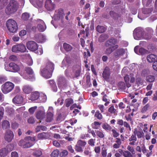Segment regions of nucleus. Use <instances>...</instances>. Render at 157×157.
<instances>
[{
    "label": "nucleus",
    "mask_w": 157,
    "mask_h": 157,
    "mask_svg": "<svg viewBox=\"0 0 157 157\" xmlns=\"http://www.w3.org/2000/svg\"><path fill=\"white\" fill-rule=\"evenodd\" d=\"M6 111L7 113L10 116H12L14 114V111L13 109L11 108L7 107L6 109Z\"/></svg>",
    "instance_id": "nucleus-42"
},
{
    "label": "nucleus",
    "mask_w": 157,
    "mask_h": 157,
    "mask_svg": "<svg viewBox=\"0 0 157 157\" xmlns=\"http://www.w3.org/2000/svg\"><path fill=\"white\" fill-rule=\"evenodd\" d=\"M106 28L103 26L98 25L96 27V31L100 33L104 32L106 30Z\"/></svg>",
    "instance_id": "nucleus-33"
},
{
    "label": "nucleus",
    "mask_w": 157,
    "mask_h": 157,
    "mask_svg": "<svg viewBox=\"0 0 157 157\" xmlns=\"http://www.w3.org/2000/svg\"><path fill=\"white\" fill-rule=\"evenodd\" d=\"M70 59V58L69 57H66L64 59L63 61H62V67H63L66 64V62L67 63H70V62L69 61Z\"/></svg>",
    "instance_id": "nucleus-59"
},
{
    "label": "nucleus",
    "mask_w": 157,
    "mask_h": 157,
    "mask_svg": "<svg viewBox=\"0 0 157 157\" xmlns=\"http://www.w3.org/2000/svg\"><path fill=\"white\" fill-rule=\"evenodd\" d=\"M2 126L3 129L9 128L10 127V123L7 120L4 121L2 122Z\"/></svg>",
    "instance_id": "nucleus-35"
},
{
    "label": "nucleus",
    "mask_w": 157,
    "mask_h": 157,
    "mask_svg": "<svg viewBox=\"0 0 157 157\" xmlns=\"http://www.w3.org/2000/svg\"><path fill=\"white\" fill-rule=\"evenodd\" d=\"M65 102V104L66 106L68 107L73 103V100L71 98H67L66 99Z\"/></svg>",
    "instance_id": "nucleus-38"
},
{
    "label": "nucleus",
    "mask_w": 157,
    "mask_h": 157,
    "mask_svg": "<svg viewBox=\"0 0 157 157\" xmlns=\"http://www.w3.org/2000/svg\"><path fill=\"white\" fill-rule=\"evenodd\" d=\"M114 50L113 49L112 47H109L106 49L105 51V54L107 55H109L111 54Z\"/></svg>",
    "instance_id": "nucleus-58"
},
{
    "label": "nucleus",
    "mask_w": 157,
    "mask_h": 157,
    "mask_svg": "<svg viewBox=\"0 0 157 157\" xmlns=\"http://www.w3.org/2000/svg\"><path fill=\"white\" fill-rule=\"evenodd\" d=\"M14 137L13 132L10 130H7L5 133L4 139L8 142H10L13 139Z\"/></svg>",
    "instance_id": "nucleus-15"
},
{
    "label": "nucleus",
    "mask_w": 157,
    "mask_h": 157,
    "mask_svg": "<svg viewBox=\"0 0 157 157\" xmlns=\"http://www.w3.org/2000/svg\"><path fill=\"white\" fill-rule=\"evenodd\" d=\"M8 2V0H0V9H2L6 5Z\"/></svg>",
    "instance_id": "nucleus-47"
},
{
    "label": "nucleus",
    "mask_w": 157,
    "mask_h": 157,
    "mask_svg": "<svg viewBox=\"0 0 157 157\" xmlns=\"http://www.w3.org/2000/svg\"><path fill=\"white\" fill-rule=\"evenodd\" d=\"M54 64L50 61H48L45 66L41 67L40 74L44 78L48 79L51 77L54 68Z\"/></svg>",
    "instance_id": "nucleus-2"
},
{
    "label": "nucleus",
    "mask_w": 157,
    "mask_h": 157,
    "mask_svg": "<svg viewBox=\"0 0 157 157\" xmlns=\"http://www.w3.org/2000/svg\"><path fill=\"white\" fill-rule=\"evenodd\" d=\"M14 87V85L10 82H7L2 85L1 90L4 94H7L11 92Z\"/></svg>",
    "instance_id": "nucleus-8"
},
{
    "label": "nucleus",
    "mask_w": 157,
    "mask_h": 157,
    "mask_svg": "<svg viewBox=\"0 0 157 157\" xmlns=\"http://www.w3.org/2000/svg\"><path fill=\"white\" fill-rule=\"evenodd\" d=\"M58 85L59 88L64 89L68 86L67 82L65 78L62 76L59 77L58 79Z\"/></svg>",
    "instance_id": "nucleus-11"
},
{
    "label": "nucleus",
    "mask_w": 157,
    "mask_h": 157,
    "mask_svg": "<svg viewBox=\"0 0 157 157\" xmlns=\"http://www.w3.org/2000/svg\"><path fill=\"white\" fill-rule=\"evenodd\" d=\"M44 6L48 10L51 11L55 9V5L51 0H46L45 2Z\"/></svg>",
    "instance_id": "nucleus-16"
},
{
    "label": "nucleus",
    "mask_w": 157,
    "mask_h": 157,
    "mask_svg": "<svg viewBox=\"0 0 157 157\" xmlns=\"http://www.w3.org/2000/svg\"><path fill=\"white\" fill-rule=\"evenodd\" d=\"M28 59L26 61L27 64L31 66L33 64V61L31 57L29 55H27Z\"/></svg>",
    "instance_id": "nucleus-52"
},
{
    "label": "nucleus",
    "mask_w": 157,
    "mask_h": 157,
    "mask_svg": "<svg viewBox=\"0 0 157 157\" xmlns=\"http://www.w3.org/2000/svg\"><path fill=\"white\" fill-rule=\"evenodd\" d=\"M144 81L140 78L138 77L136 79V83L138 86H142L143 85Z\"/></svg>",
    "instance_id": "nucleus-46"
},
{
    "label": "nucleus",
    "mask_w": 157,
    "mask_h": 157,
    "mask_svg": "<svg viewBox=\"0 0 157 157\" xmlns=\"http://www.w3.org/2000/svg\"><path fill=\"white\" fill-rule=\"evenodd\" d=\"M68 154V151L67 150H64L60 153L59 155L61 157H65L67 156Z\"/></svg>",
    "instance_id": "nucleus-64"
},
{
    "label": "nucleus",
    "mask_w": 157,
    "mask_h": 157,
    "mask_svg": "<svg viewBox=\"0 0 157 157\" xmlns=\"http://www.w3.org/2000/svg\"><path fill=\"white\" fill-rule=\"evenodd\" d=\"M118 86L120 89L124 90L126 89V86L124 83L123 82H119L118 84Z\"/></svg>",
    "instance_id": "nucleus-50"
},
{
    "label": "nucleus",
    "mask_w": 157,
    "mask_h": 157,
    "mask_svg": "<svg viewBox=\"0 0 157 157\" xmlns=\"http://www.w3.org/2000/svg\"><path fill=\"white\" fill-rule=\"evenodd\" d=\"M64 15L63 10L62 9H59L55 11L54 18L55 20H60L61 22H62Z\"/></svg>",
    "instance_id": "nucleus-13"
},
{
    "label": "nucleus",
    "mask_w": 157,
    "mask_h": 157,
    "mask_svg": "<svg viewBox=\"0 0 157 157\" xmlns=\"http://www.w3.org/2000/svg\"><path fill=\"white\" fill-rule=\"evenodd\" d=\"M134 135L136 136L137 138L140 139L143 137L144 136V133L143 131H137L136 129H135L134 132Z\"/></svg>",
    "instance_id": "nucleus-32"
},
{
    "label": "nucleus",
    "mask_w": 157,
    "mask_h": 157,
    "mask_svg": "<svg viewBox=\"0 0 157 157\" xmlns=\"http://www.w3.org/2000/svg\"><path fill=\"white\" fill-rule=\"evenodd\" d=\"M6 26L8 30L10 33H15L18 29L17 22L12 19H9L7 21Z\"/></svg>",
    "instance_id": "nucleus-7"
},
{
    "label": "nucleus",
    "mask_w": 157,
    "mask_h": 157,
    "mask_svg": "<svg viewBox=\"0 0 157 157\" xmlns=\"http://www.w3.org/2000/svg\"><path fill=\"white\" fill-rule=\"evenodd\" d=\"M25 140V143L24 144V148H29L32 146L34 144L33 142L35 140L34 137L30 136L26 137Z\"/></svg>",
    "instance_id": "nucleus-14"
},
{
    "label": "nucleus",
    "mask_w": 157,
    "mask_h": 157,
    "mask_svg": "<svg viewBox=\"0 0 157 157\" xmlns=\"http://www.w3.org/2000/svg\"><path fill=\"white\" fill-rule=\"evenodd\" d=\"M105 44L106 47H112L113 50H115L118 47L117 41L114 38L109 39L106 42Z\"/></svg>",
    "instance_id": "nucleus-12"
},
{
    "label": "nucleus",
    "mask_w": 157,
    "mask_h": 157,
    "mask_svg": "<svg viewBox=\"0 0 157 157\" xmlns=\"http://www.w3.org/2000/svg\"><path fill=\"white\" fill-rule=\"evenodd\" d=\"M23 97L20 95L16 96L13 99V102L14 103L17 104H22L23 103Z\"/></svg>",
    "instance_id": "nucleus-23"
},
{
    "label": "nucleus",
    "mask_w": 157,
    "mask_h": 157,
    "mask_svg": "<svg viewBox=\"0 0 157 157\" xmlns=\"http://www.w3.org/2000/svg\"><path fill=\"white\" fill-rule=\"evenodd\" d=\"M26 46L29 50L32 52L36 51L35 53L38 55H41L43 53L42 48L41 46L38 48V44L35 41H28L26 43Z\"/></svg>",
    "instance_id": "nucleus-4"
},
{
    "label": "nucleus",
    "mask_w": 157,
    "mask_h": 157,
    "mask_svg": "<svg viewBox=\"0 0 157 157\" xmlns=\"http://www.w3.org/2000/svg\"><path fill=\"white\" fill-rule=\"evenodd\" d=\"M59 151L58 149L54 150L51 154L52 157H57L59 155Z\"/></svg>",
    "instance_id": "nucleus-54"
},
{
    "label": "nucleus",
    "mask_w": 157,
    "mask_h": 157,
    "mask_svg": "<svg viewBox=\"0 0 157 157\" xmlns=\"http://www.w3.org/2000/svg\"><path fill=\"white\" fill-rule=\"evenodd\" d=\"M30 2L36 7L40 8L43 5V0H29Z\"/></svg>",
    "instance_id": "nucleus-22"
},
{
    "label": "nucleus",
    "mask_w": 157,
    "mask_h": 157,
    "mask_svg": "<svg viewBox=\"0 0 157 157\" xmlns=\"http://www.w3.org/2000/svg\"><path fill=\"white\" fill-rule=\"evenodd\" d=\"M95 117H97L98 119L101 120L102 118V114L99 113V111H97L95 113Z\"/></svg>",
    "instance_id": "nucleus-60"
},
{
    "label": "nucleus",
    "mask_w": 157,
    "mask_h": 157,
    "mask_svg": "<svg viewBox=\"0 0 157 157\" xmlns=\"http://www.w3.org/2000/svg\"><path fill=\"white\" fill-rule=\"evenodd\" d=\"M142 28L138 27L136 28L134 31L133 35L135 39L140 40L143 38L148 40L151 38L153 31L151 28H147L146 29V31L143 33Z\"/></svg>",
    "instance_id": "nucleus-1"
},
{
    "label": "nucleus",
    "mask_w": 157,
    "mask_h": 157,
    "mask_svg": "<svg viewBox=\"0 0 157 157\" xmlns=\"http://www.w3.org/2000/svg\"><path fill=\"white\" fill-rule=\"evenodd\" d=\"M18 7V4L17 1L11 0L6 7V12L9 15L13 14L17 10Z\"/></svg>",
    "instance_id": "nucleus-6"
},
{
    "label": "nucleus",
    "mask_w": 157,
    "mask_h": 157,
    "mask_svg": "<svg viewBox=\"0 0 157 157\" xmlns=\"http://www.w3.org/2000/svg\"><path fill=\"white\" fill-rule=\"evenodd\" d=\"M63 99L62 98H59L58 99L57 101H56L55 102V104L56 105H62L63 104Z\"/></svg>",
    "instance_id": "nucleus-61"
},
{
    "label": "nucleus",
    "mask_w": 157,
    "mask_h": 157,
    "mask_svg": "<svg viewBox=\"0 0 157 157\" xmlns=\"http://www.w3.org/2000/svg\"><path fill=\"white\" fill-rule=\"evenodd\" d=\"M125 50L123 48L117 49L113 53L114 57L117 59L122 56L125 53Z\"/></svg>",
    "instance_id": "nucleus-21"
},
{
    "label": "nucleus",
    "mask_w": 157,
    "mask_h": 157,
    "mask_svg": "<svg viewBox=\"0 0 157 157\" xmlns=\"http://www.w3.org/2000/svg\"><path fill=\"white\" fill-rule=\"evenodd\" d=\"M63 47L67 52L70 51L72 49V47L70 44L65 43L63 44Z\"/></svg>",
    "instance_id": "nucleus-37"
},
{
    "label": "nucleus",
    "mask_w": 157,
    "mask_h": 157,
    "mask_svg": "<svg viewBox=\"0 0 157 157\" xmlns=\"http://www.w3.org/2000/svg\"><path fill=\"white\" fill-rule=\"evenodd\" d=\"M22 90L25 93L28 94L33 90V88L31 85H25L23 86Z\"/></svg>",
    "instance_id": "nucleus-26"
},
{
    "label": "nucleus",
    "mask_w": 157,
    "mask_h": 157,
    "mask_svg": "<svg viewBox=\"0 0 157 157\" xmlns=\"http://www.w3.org/2000/svg\"><path fill=\"white\" fill-rule=\"evenodd\" d=\"M8 153L6 148H3L0 150V157L6 156Z\"/></svg>",
    "instance_id": "nucleus-43"
},
{
    "label": "nucleus",
    "mask_w": 157,
    "mask_h": 157,
    "mask_svg": "<svg viewBox=\"0 0 157 157\" xmlns=\"http://www.w3.org/2000/svg\"><path fill=\"white\" fill-rule=\"evenodd\" d=\"M110 69L108 67H106L103 72L102 75L103 78L106 80L109 79L110 75Z\"/></svg>",
    "instance_id": "nucleus-27"
},
{
    "label": "nucleus",
    "mask_w": 157,
    "mask_h": 157,
    "mask_svg": "<svg viewBox=\"0 0 157 157\" xmlns=\"http://www.w3.org/2000/svg\"><path fill=\"white\" fill-rule=\"evenodd\" d=\"M96 134L97 136L100 138H103L104 136L103 133L99 131H97L96 132Z\"/></svg>",
    "instance_id": "nucleus-63"
},
{
    "label": "nucleus",
    "mask_w": 157,
    "mask_h": 157,
    "mask_svg": "<svg viewBox=\"0 0 157 157\" xmlns=\"http://www.w3.org/2000/svg\"><path fill=\"white\" fill-rule=\"evenodd\" d=\"M100 124L98 122L95 121L94 123L92 124V126L93 128L95 129L99 128L100 126Z\"/></svg>",
    "instance_id": "nucleus-51"
},
{
    "label": "nucleus",
    "mask_w": 157,
    "mask_h": 157,
    "mask_svg": "<svg viewBox=\"0 0 157 157\" xmlns=\"http://www.w3.org/2000/svg\"><path fill=\"white\" fill-rule=\"evenodd\" d=\"M155 80V77L153 75H149L146 77V80L148 82H152L154 81Z\"/></svg>",
    "instance_id": "nucleus-48"
},
{
    "label": "nucleus",
    "mask_w": 157,
    "mask_h": 157,
    "mask_svg": "<svg viewBox=\"0 0 157 157\" xmlns=\"http://www.w3.org/2000/svg\"><path fill=\"white\" fill-rule=\"evenodd\" d=\"M152 10L151 8L144 9L143 12L144 14L149 15L151 13Z\"/></svg>",
    "instance_id": "nucleus-49"
},
{
    "label": "nucleus",
    "mask_w": 157,
    "mask_h": 157,
    "mask_svg": "<svg viewBox=\"0 0 157 157\" xmlns=\"http://www.w3.org/2000/svg\"><path fill=\"white\" fill-rule=\"evenodd\" d=\"M26 50L25 46L21 44L14 45L12 48V52L15 53L24 52H26Z\"/></svg>",
    "instance_id": "nucleus-10"
},
{
    "label": "nucleus",
    "mask_w": 157,
    "mask_h": 157,
    "mask_svg": "<svg viewBox=\"0 0 157 157\" xmlns=\"http://www.w3.org/2000/svg\"><path fill=\"white\" fill-rule=\"evenodd\" d=\"M107 148L105 147H103L101 148V154L103 157H111L112 153L111 152L107 154Z\"/></svg>",
    "instance_id": "nucleus-31"
},
{
    "label": "nucleus",
    "mask_w": 157,
    "mask_h": 157,
    "mask_svg": "<svg viewBox=\"0 0 157 157\" xmlns=\"http://www.w3.org/2000/svg\"><path fill=\"white\" fill-rule=\"evenodd\" d=\"M77 144L81 147H84L86 144V142L82 140H79L77 143Z\"/></svg>",
    "instance_id": "nucleus-57"
},
{
    "label": "nucleus",
    "mask_w": 157,
    "mask_h": 157,
    "mask_svg": "<svg viewBox=\"0 0 157 157\" xmlns=\"http://www.w3.org/2000/svg\"><path fill=\"white\" fill-rule=\"evenodd\" d=\"M75 150L76 151L78 152H82L83 149L82 147L77 144L75 146Z\"/></svg>",
    "instance_id": "nucleus-62"
},
{
    "label": "nucleus",
    "mask_w": 157,
    "mask_h": 157,
    "mask_svg": "<svg viewBox=\"0 0 157 157\" xmlns=\"http://www.w3.org/2000/svg\"><path fill=\"white\" fill-rule=\"evenodd\" d=\"M7 150V151H8V152H10L12 150H13L14 148V145L12 144H9L6 146V148Z\"/></svg>",
    "instance_id": "nucleus-53"
},
{
    "label": "nucleus",
    "mask_w": 157,
    "mask_h": 157,
    "mask_svg": "<svg viewBox=\"0 0 157 157\" xmlns=\"http://www.w3.org/2000/svg\"><path fill=\"white\" fill-rule=\"evenodd\" d=\"M30 17L29 14L28 13H24L21 15V18L24 21H27Z\"/></svg>",
    "instance_id": "nucleus-41"
},
{
    "label": "nucleus",
    "mask_w": 157,
    "mask_h": 157,
    "mask_svg": "<svg viewBox=\"0 0 157 157\" xmlns=\"http://www.w3.org/2000/svg\"><path fill=\"white\" fill-rule=\"evenodd\" d=\"M102 128L106 131H110L112 128V127L107 123H104L102 125Z\"/></svg>",
    "instance_id": "nucleus-45"
},
{
    "label": "nucleus",
    "mask_w": 157,
    "mask_h": 157,
    "mask_svg": "<svg viewBox=\"0 0 157 157\" xmlns=\"http://www.w3.org/2000/svg\"><path fill=\"white\" fill-rule=\"evenodd\" d=\"M137 140V139L136 136L134 135H132L128 139L129 141L130 142L129 144L132 146L136 145L137 144L136 142Z\"/></svg>",
    "instance_id": "nucleus-30"
},
{
    "label": "nucleus",
    "mask_w": 157,
    "mask_h": 157,
    "mask_svg": "<svg viewBox=\"0 0 157 157\" xmlns=\"http://www.w3.org/2000/svg\"><path fill=\"white\" fill-rule=\"evenodd\" d=\"M81 69V67L80 63L76 65H75L71 69L68 67L65 71V74L67 77L70 76V74H71V75H73L75 77H78L80 75Z\"/></svg>",
    "instance_id": "nucleus-5"
},
{
    "label": "nucleus",
    "mask_w": 157,
    "mask_h": 157,
    "mask_svg": "<svg viewBox=\"0 0 157 157\" xmlns=\"http://www.w3.org/2000/svg\"><path fill=\"white\" fill-rule=\"evenodd\" d=\"M19 73L23 78L26 80L31 81H33L35 80L34 72L30 67H25L23 72L20 71Z\"/></svg>",
    "instance_id": "nucleus-3"
},
{
    "label": "nucleus",
    "mask_w": 157,
    "mask_h": 157,
    "mask_svg": "<svg viewBox=\"0 0 157 157\" xmlns=\"http://www.w3.org/2000/svg\"><path fill=\"white\" fill-rule=\"evenodd\" d=\"M53 118V115H50L47 113L45 119V121L48 122H50L52 121Z\"/></svg>",
    "instance_id": "nucleus-40"
},
{
    "label": "nucleus",
    "mask_w": 157,
    "mask_h": 157,
    "mask_svg": "<svg viewBox=\"0 0 157 157\" xmlns=\"http://www.w3.org/2000/svg\"><path fill=\"white\" fill-rule=\"evenodd\" d=\"M35 40L38 43H42L45 41L46 37L42 34H37L35 36Z\"/></svg>",
    "instance_id": "nucleus-19"
},
{
    "label": "nucleus",
    "mask_w": 157,
    "mask_h": 157,
    "mask_svg": "<svg viewBox=\"0 0 157 157\" xmlns=\"http://www.w3.org/2000/svg\"><path fill=\"white\" fill-rule=\"evenodd\" d=\"M45 115V110L43 107H40V110L36 113V116L37 119L39 120L43 119Z\"/></svg>",
    "instance_id": "nucleus-20"
},
{
    "label": "nucleus",
    "mask_w": 157,
    "mask_h": 157,
    "mask_svg": "<svg viewBox=\"0 0 157 157\" xmlns=\"http://www.w3.org/2000/svg\"><path fill=\"white\" fill-rule=\"evenodd\" d=\"M108 38V36L105 34H102L101 35L98 39L99 42H103L106 39Z\"/></svg>",
    "instance_id": "nucleus-44"
},
{
    "label": "nucleus",
    "mask_w": 157,
    "mask_h": 157,
    "mask_svg": "<svg viewBox=\"0 0 157 157\" xmlns=\"http://www.w3.org/2000/svg\"><path fill=\"white\" fill-rule=\"evenodd\" d=\"M40 92L35 91L32 93L31 94L29 95L28 98L29 100L36 102V101L39 98Z\"/></svg>",
    "instance_id": "nucleus-18"
},
{
    "label": "nucleus",
    "mask_w": 157,
    "mask_h": 157,
    "mask_svg": "<svg viewBox=\"0 0 157 157\" xmlns=\"http://www.w3.org/2000/svg\"><path fill=\"white\" fill-rule=\"evenodd\" d=\"M4 67L6 71L14 73L18 72L20 70L19 66L14 63H10L9 64L5 63Z\"/></svg>",
    "instance_id": "nucleus-9"
},
{
    "label": "nucleus",
    "mask_w": 157,
    "mask_h": 157,
    "mask_svg": "<svg viewBox=\"0 0 157 157\" xmlns=\"http://www.w3.org/2000/svg\"><path fill=\"white\" fill-rule=\"evenodd\" d=\"M37 28L38 30L41 32H44L46 29V26L44 22L42 20L39 19L37 20Z\"/></svg>",
    "instance_id": "nucleus-17"
},
{
    "label": "nucleus",
    "mask_w": 157,
    "mask_h": 157,
    "mask_svg": "<svg viewBox=\"0 0 157 157\" xmlns=\"http://www.w3.org/2000/svg\"><path fill=\"white\" fill-rule=\"evenodd\" d=\"M50 136L49 133L47 132H43L39 133L37 135V137L40 139H47L49 138Z\"/></svg>",
    "instance_id": "nucleus-29"
},
{
    "label": "nucleus",
    "mask_w": 157,
    "mask_h": 157,
    "mask_svg": "<svg viewBox=\"0 0 157 157\" xmlns=\"http://www.w3.org/2000/svg\"><path fill=\"white\" fill-rule=\"evenodd\" d=\"M33 154L35 157H40L42 155V153L41 151L38 149H36L33 150Z\"/></svg>",
    "instance_id": "nucleus-36"
},
{
    "label": "nucleus",
    "mask_w": 157,
    "mask_h": 157,
    "mask_svg": "<svg viewBox=\"0 0 157 157\" xmlns=\"http://www.w3.org/2000/svg\"><path fill=\"white\" fill-rule=\"evenodd\" d=\"M123 155L124 157H133L132 154L128 151H123Z\"/></svg>",
    "instance_id": "nucleus-55"
},
{
    "label": "nucleus",
    "mask_w": 157,
    "mask_h": 157,
    "mask_svg": "<svg viewBox=\"0 0 157 157\" xmlns=\"http://www.w3.org/2000/svg\"><path fill=\"white\" fill-rule=\"evenodd\" d=\"M47 130V128L45 126L42 125L37 126L35 128L36 132H39L40 130L46 131Z\"/></svg>",
    "instance_id": "nucleus-34"
},
{
    "label": "nucleus",
    "mask_w": 157,
    "mask_h": 157,
    "mask_svg": "<svg viewBox=\"0 0 157 157\" xmlns=\"http://www.w3.org/2000/svg\"><path fill=\"white\" fill-rule=\"evenodd\" d=\"M36 103H44L47 100V98L46 95L42 92H40V95L38 97Z\"/></svg>",
    "instance_id": "nucleus-25"
},
{
    "label": "nucleus",
    "mask_w": 157,
    "mask_h": 157,
    "mask_svg": "<svg viewBox=\"0 0 157 157\" xmlns=\"http://www.w3.org/2000/svg\"><path fill=\"white\" fill-rule=\"evenodd\" d=\"M124 79L126 84V86L127 88H129L131 86V85L129 83V81L130 80V76L126 75L124 77Z\"/></svg>",
    "instance_id": "nucleus-39"
},
{
    "label": "nucleus",
    "mask_w": 157,
    "mask_h": 157,
    "mask_svg": "<svg viewBox=\"0 0 157 157\" xmlns=\"http://www.w3.org/2000/svg\"><path fill=\"white\" fill-rule=\"evenodd\" d=\"M147 60L149 63H155L157 62V56L154 54H150L147 56Z\"/></svg>",
    "instance_id": "nucleus-28"
},
{
    "label": "nucleus",
    "mask_w": 157,
    "mask_h": 157,
    "mask_svg": "<svg viewBox=\"0 0 157 157\" xmlns=\"http://www.w3.org/2000/svg\"><path fill=\"white\" fill-rule=\"evenodd\" d=\"M134 52L137 54L142 55L146 52V50L143 48H139V46H137L134 48Z\"/></svg>",
    "instance_id": "nucleus-24"
},
{
    "label": "nucleus",
    "mask_w": 157,
    "mask_h": 157,
    "mask_svg": "<svg viewBox=\"0 0 157 157\" xmlns=\"http://www.w3.org/2000/svg\"><path fill=\"white\" fill-rule=\"evenodd\" d=\"M108 111L111 113L115 114L116 113L117 110L113 105H111L108 109Z\"/></svg>",
    "instance_id": "nucleus-56"
}]
</instances>
